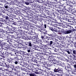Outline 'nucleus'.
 Returning <instances> with one entry per match:
<instances>
[{"instance_id":"obj_20","label":"nucleus","mask_w":76,"mask_h":76,"mask_svg":"<svg viewBox=\"0 0 76 76\" xmlns=\"http://www.w3.org/2000/svg\"><path fill=\"white\" fill-rule=\"evenodd\" d=\"M45 10V8H44V7H43L42 8H41L39 10V12L40 13H44V10Z\"/></svg>"},{"instance_id":"obj_19","label":"nucleus","mask_w":76,"mask_h":76,"mask_svg":"<svg viewBox=\"0 0 76 76\" xmlns=\"http://www.w3.org/2000/svg\"><path fill=\"white\" fill-rule=\"evenodd\" d=\"M53 36H51L50 37L47 36L46 37V39H47L48 40H51V39H53Z\"/></svg>"},{"instance_id":"obj_14","label":"nucleus","mask_w":76,"mask_h":76,"mask_svg":"<svg viewBox=\"0 0 76 76\" xmlns=\"http://www.w3.org/2000/svg\"><path fill=\"white\" fill-rule=\"evenodd\" d=\"M24 26L25 28V27H26L27 28H28V21H25L24 22Z\"/></svg>"},{"instance_id":"obj_8","label":"nucleus","mask_w":76,"mask_h":76,"mask_svg":"<svg viewBox=\"0 0 76 76\" xmlns=\"http://www.w3.org/2000/svg\"><path fill=\"white\" fill-rule=\"evenodd\" d=\"M4 72L5 73H6L7 74H8V75H9V74H11V73H12V71H9L7 69H5L4 71Z\"/></svg>"},{"instance_id":"obj_42","label":"nucleus","mask_w":76,"mask_h":76,"mask_svg":"<svg viewBox=\"0 0 76 76\" xmlns=\"http://www.w3.org/2000/svg\"><path fill=\"white\" fill-rule=\"evenodd\" d=\"M59 50H61V51H63L64 50L63 48L61 46L59 47Z\"/></svg>"},{"instance_id":"obj_63","label":"nucleus","mask_w":76,"mask_h":76,"mask_svg":"<svg viewBox=\"0 0 76 76\" xmlns=\"http://www.w3.org/2000/svg\"><path fill=\"white\" fill-rule=\"evenodd\" d=\"M70 66V65L69 64H68V65H67V68H70V67H71Z\"/></svg>"},{"instance_id":"obj_26","label":"nucleus","mask_w":76,"mask_h":76,"mask_svg":"<svg viewBox=\"0 0 76 76\" xmlns=\"http://www.w3.org/2000/svg\"><path fill=\"white\" fill-rule=\"evenodd\" d=\"M20 69V67H19V66H17L15 67V71H18V70H19Z\"/></svg>"},{"instance_id":"obj_36","label":"nucleus","mask_w":76,"mask_h":76,"mask_svg":"<svg viewBox=\"0 0 76 76\" xmlns=\"http://www.w3.org/2000/svg\"><path fill=\"white\" fill-rule=\"evenodd\" d=\"M11 66L12 67V70L13 69L15 71V70H16V66H15L14 65H11Z\"/></svg>"},{"instance_id":"obj_13","label":"nucleus","mask_w":76,"mask_h":76,"mask_svg":"<svg viewBox=\"0 0 76 76\" xmlns=\"http://www.w3.org/2000/svg\"><path fill=\"white\" fill-rule=\"evenodd\" d=\"M45 10H44V12L46 15H49V13H50V12L48 10H47L45 9H46V7H44Z\"/></svg>"},{"instance_id":"obj_7","label":"nucleus","mask_w":76,"mask_h":76,"mask_svg":"<svg viewBox=\"0 0 76 76\" xmlns=\"http://www.w3.org/2000/svg\"><path fill=\"white\" fill-rule=\"evenodd\" d=\"M49 60V58L50 59V60H49L50 61H56V59L54 58V56H50L49 57V58H48Z\"/></svg>"},{"instance_id":"obj_39","label":"nucleus","mask_w":76,"mask_h":76,"mask_svg":"<svg viewBox=\"0 0 76 76\" xmlns=\"http://www.w3.org/2000/svg\"><path fill=\"white\" fill-rule=\"evenodd\" d=\"M23 63H24V65H25V67H26V66H27V67H26V68L28 67H27V66H29V65H28V64L27 63V62H24Z\"/></svg>"},{"instance_id":"obj_5","label":"nucleus","mask_w":76,"mask_h":76,"mask_svg":"<svg viewBox=\"0 0 76 76\" xmlns=\"http://www.w3.org/2000/svg\"><path fill=\"white\" fill-rule=\"evenodd\" d=\"M61 18L63 19L64 20H67V15L66 14H63L61 16Z\"/></svg>"},{"instance_id":"obj_50","label":"nucleus","mask_w":76,"mask_h":76,"mask_svg":"<svg viewBox=\"0 0 76 76\" xmlns=\"http://www.w3.org/2000/svg\"><path fill=\"white\" fill-rule=\"evenodd\" d=\"M58 29H59L58 30V32H61L62 30V29H61V28H60V27H58Z\"/></svg>"},{"instance_id":"obj_59","label":"nucleus","mask_w":76,"mask_h":76,"mask_svg":"<svg viewBox=\"0 0 76 76\" xmlns=\"http://www.w3.org/2000/svg\"><path fill=\"white\" fill-rule=\"evenodd\" d=\"M20 38H22L23 39H24V38H25V37H24V35H20Z\"/></svg>"},{"instance_id":"obj_41","label":"nucleus","mask_w":76,"mask_h":76,"mask_svg":"<svg viewBox=\"0 0 76 76\" xmlns=\"http://www.w3.org/2000/svg\"><path fill=\"white\" fill-rule=\"evenodd\" d=\"M46 64H47V67H50V66H52L51 64H49L47 62L46 63Z\"/></svg>"},{"instance_id":"obj_45","label":"nucleus","mask_w":76,"mask_h":76,"mask_svg":"<svg viewBox=\"0 0 76 76\" xmlns=\"http://www.w3.org/2000/svg\"><path fill=\"white\" fill-rule=\"evenodd\" d=\"M45 52H44V53H45V56H49V54H50V53L48 52H46V50H45Z\"/></svg>"},{"instance_id":"obj_40","label":"nucleus","mask_w":76,"mask_h":76,"mask_svg":"<svg viewBox=\"0 0 76 76\" xmlns=\"http://www.w3.org/2000/svg\"><path fill=\"white\" fill-rule=\"evenodd\" d=\"M7 54H6V51H2V55L4 56H6Z\"/></svg>"},{"instance_id":"obj_62","label":"nucleus","mask_w":76,"mask_h":76,"mask_svg":"<svg viewBox=\"0 0 76 76\" xmlns=\"http://www.w3.org/2000/svg\"><path fill=\"white\" fill-rule=\"evenodd\" d=\"M7 28L8 29V31H9V30H11V28H10L9 26H7Z\"/></svg>"},{"instance_id":"obj_37","label":"nucleus","mask_w":76,"mask_h":76,"mask_svg":"<svg viewBox=\"0 0 76 76\" xmlns=\"http://www.w3.org/2000/svg\"><path fill=\"white\" fill-rule=\"evenodd\" d=\"M71 54H73L76 55V50H72V53Z\"/></svg>"},{"instance_id":"obj_30","label":"nucleus","mask_w":76,"mask_h":76,"mask_svg":"<svg viewBox=\"0 0 76 76\" xmlns=\"http://www.w3.org/2000/svg\"><path fill=\"white\" fill-rule=\"evenodd\" d=\"M45 35L43 34V35H42L41 36V38L42 39L44 40V39H45Z\"/></svg>"},{"instance_id":"obj_38","label":"nucleus","mask_w":76,"mask_h":76,"mask_svg":"<svg viewBox=\"0 0 76 76\" xmlns=\"http://www.w3.org/2000/svg\"><path fill=\"white\" fill-rule=\"evenodd\" d=\"M20 19V20H24V21H25V20H24V19H25V18H23V17L22 16H20V17H19Z\"/></svg>"},{"instance_id":"obj_22","label":"nucleus","mask_w":76,"mask_h":76,"mask_svg":"<svg viewBox=\"0 0 76 76\" xmlns=\"http://www.w3.org/2000/svg\"><path fill=\"white\" fill-rule=\"evenodd\" d=\"M21 51H17L16 52V56H20L21 54Z\"/></svg>"},{"instance_id":"obj_46","label":"nucleus","mask_w":76,"mask_h":76,"mask_svg":"<svg viewBox=\"0 0 76 76\" xmlns=\"http://www.w3.org/2000/svg\"><path fill=\"white\" fill-rule=\"evenodd\" d=\"M45 42L47 43L46 45H50V42L48 41H46Z\"/></svg>"},{"instance_id":"obj_23","label":"nucleus","mask_w":76,"mask_h":76,"mask_svg":"<svg viewBox=\"0 0 76 76\" xmlns=\"http://www.w3.org/2000/svg\"><path fill=\"white\" fill-rule=\"evenodd\" d=\"M2 17L3 18L5 19L6 20H9V17H8L7 16H6L5 15H3L2 16Z\"/></svg>"},{"instance_id":"obj_47","label":"nucleus","mask_w":76,"mask_h":76,"mask_svg":"<svg viewBox=\"0 0 76 76\" xmlns=\"http://www.w3.org/2000/svg\"><path fill=\"white\" fill-rule=\"evenodd\" d=\"M58 15H59L58 14V13H57V12H55L54 14V16H58Z\"/></svg>"},{"instance_id":"obj_44","label":"nucleus","mask_w":76,"mask_h":76,"mask_svg":"<svg viewBox=\"0 0 76 76\" xmlns=\"http://www.w3.org/2000/svg\"><path fill=\"white\" fill-rule=\"evenodd\" d=\"M14 63H15V64H18V60H14Z\"/></svg>"},{"instance_id":"obj_21","label":"nucleus","mask_w":76,"mask_h":76,"mask_svg":"<svg viewBox=\"0 0 76 76\" xmlns=\"http://www.w3.org/2000/svg\"><path fill=\"white\" fill-rule=\"evenodd\" d=\"M32 27H33V26H28V28H27L26 27H25V29H26L27 30H29V29H31V31H32L31 30L32 28Z\"/></svg>"},{"instance_id":"obj_31","label":"nucleus","mask_w":76,"mask_h":76,"mask_svg":"<svg viewBox=\"0 0 76 76\" xmlns=\"http://www.w3.org/2000/svg\"><path fill=\"white\" fill-rule=\"evenodd\" d=\"M1 21L2 22L5 21V23H6V24H7L8 23V22H7L6 21H5L4 19L3 18L1 19Z\"/></svg>"},{"instance_id":"obj_56","label":"nucleus","mask_w":76,"mask_h":76,"mask_svg":"<svg viewBox=\"0 0 76 76\" xmlns=\"http://www.w3.org/2000/svg\"><path fill=\"white\" fill-rule=\"evenodd\" d=\"M59 40H60V41L61 42H63V39H64L62 38L61 37L59 38Z\"/></svg>"},{"instance_id":"obj_60","label":"nucleus","mask_w":76,"mask_h":76,"mask_svg":"<svg viewBox=\"0 0 76 76\" xmlns=\"http://www.w3.org/2000/svg\"><path fill=\"white\" fill-rule=\"evenodd\" d=\"M4 3H5V4H9V3L6 0H5L4 1Z\"/></svg>"},{"instance_id":"obj_9","label":"nucleus","mask_w":76,"mask_h":76,"mask_svg":"<svg viewBox=\"0 0 76 76\" xmlns=\"http://www.w3.org/2000/svg\"><path fill=\"white\" fill-rule=\"evenodd\" d=\"M42 54L43 55V54H44V53H41V54H37L36 56H39L40 57V58H41V59H42H42L45 60V58H43V55H42Z\"/></svg>"},{"instance_id":"obj_17","label":"nucleus","mask_w":76,"mask_h":76,"mask_svg":"<svg viewBox=\"0 0 76 76\" xmlns=\"http://www.w3.org/2000/svg\"><path fill=\"white\" fill-rule=\"evenodd\" d=\"M65 51H66V52H67L68 54H72V50H65Z\"/></svg>"},{"instance_id":"obj_18","label":"nucleus","mask_w":76,"mask_h":76,"mask_svg":"<svg viewBox=\"0 0 76 76\" xmlns=\"http://www.w3.org/2000/svg\"><path fill=\"white\" fill-rule=\"evenodd\" d=\"M11 48V47H10V45H7V47H5L4 49L6 50H7V51L9 49H10Z\"/></svg>"},{"instance_id":"obj_61","label":"nucleus","mask_w":76,"mask_h":76,"mask_svg":"<svg viewBox=\"0 0 76 76\" xmlns=\"http://www.w3.org/2000/svg\"><path fill=\"white\" fill-rule=\"evenodd\" d=\"M41 58H39V59H38L37 61H39V62H41Z\"/></svg>"},{"instance_id":"obj_27","label":"nucleus","mask_w":76,"mask_h":76,"mask_svg":"<svg viewBox=\"0 0 76 76\" xmlns=\"http://www.w3.org/2000/svg\"><path fill=\"white\" fill-rule=\"evenodd\" d=\"M28 75H29L30 76H36V74L35 73H28Z\"/></svg>"},{"instance_id":"obj_4","label":"nucleus","mask_w":76,"mask_h":76,"mask_svg":"<svg viewBox=\"0 0 76 76\" xmlns=\"http://www.w3.org/2000/svg\"><path fill=\"white\" fill-rule=\"evenodd\" d=\"M25 44L26 45H28V47H32V42L31 41H28L25 42Z\"/></svg>"},{"instance_id":"obj_2","label":"nucleus","mask_w":76,"mask_h":76,"mask_svg":"<svg viewBox=\"0 0 76 76\" xmlns=\"http://www.w3.org/2000/svg\"><path fill=\"white\" fill-rule=\"evenodd\" d=\"M54 72H55L60 73H61L63 72V69L61 68H60L59 67L58 69L55 68L54 69Z\"/></svg>"},{"instance_id":"obj_10","label":"nucleus","mask_w":76,"mask_h":76,"mask_svg":"<svg viewBox=\"0 0 76 76\" xmlns=\"http://www.w3.org/2000/svg\"><path fill=\"white\" fill-rule=\"evenodd\" d=\"M63 34H70V31H69V30L66 29L62 33Z\"/></svg>"},{"instance_id":"obj_51","label":"nucleus","mask_w":76,"mask_h":76,"mask_svg":"<svg viewBox=\"0 0 76 76\" xmlns=\"http://www.w3.org/2000/svg\"><path fill=\"white\" fill-rule=\"evenodd\" d=\"M4 7H5V9H7V8H8V7H9V6L8 5L6 4H5L4 5Z\"/></svg>"},{"instance_id":"obj_16","label":"nucleus","mask_w":76,"mask_h":76,"mask_svg":"<svg viewBox=\"0 0 76 76\" xmlns=\"http://www.w3.org/2000/svg\"><path fill=\"white\" fill-rule=\"evenodd\" d=\"M34 72L36 73V74H37V75H38V74H39L40 75H42V72L41 71H39V72H38V70L37 69H36V71Z\"/></svg>"},{"instance_id":"obj_24","label":"nucleus","mask_w":76,"mask_h":76,"mask_svg":"<svg viewBox=\"0 0 76 76\" xmlns=\"http://www.w3.org/2000/svg\"><path fill=\"white\" fill-rule=\"evenodd\" d=\"M31 39L33 41H36V42H37V38L35 37H32Z\"/></svg>"},{"instance_id":"obj_43","label":"nucleus","mask_w":76,"mask_h":76,"mask_svg":"<svg viewBox=\"0 0 76 76\" xmlns=\"http://www.w3.org/2000/svg\"><path fill=\"white\" fill-rule=\"evenodd\" d=\"M71 24L73 25H76V22L74 21H71Z\"/></svg>"},{"instance_id":"obj_12","label":"nucleus","mask_w":76,"mask_h":76,"mask_svg":"<svg viewBox=\"0 0 76 76\" xmlns=\"http://www.w3.org/2000/svg\"><path fill=\"white\" fill-rule=\"evenodd\" d=\"M55 50H53L54 52H55L56 53H55V54H57V51H59V47H56L55 48H54Z\"/></svg>"},{"instance_id":"obj_64","label":"nucleus","mask_w":76,"mask_h":76,"mask_svg":"<svg viewBox=\"0 0 76 76\" xmlns=\"http://www.w3.org/2000/svg\"><path fill=\"white\" fill-rule=\"evenodd\" d=\"M0 11H3V7H2L0 6Z\"/></svg>"},{"instance_id":"obj_48","label":"nucleus","mask_w":76,"mask_h":76,"mask_svg":"<svg viewBox=\"0 0 76 76\" xmlns=\"http://www.w3.org/2000/svg\"><path fill=\"white\" fill-rule=\"evenodd\" d=\"M0 70L1 71H3L4 72V71H5V69H4V68H0Z\"/></svg>"},{"instance_id":"obj_29","label":"nucleus","mask_w":76,"mask_h":76,"mask_svg":"<svg viewBox=\"0 0 76 76\" xmlns=\"http://www.w3.org/2000/svg\"><path fill=\"white\" fill-rule=\"evenodd\" d=\"M38 44L40 45H42V41L41 40H39L38 41Z\"/></svg>"},{"instance_id":"obj_25","label":"nucleus","mask_w":76,"mask_h":76,"mask_svg":"<svg viewBox=\"0 0 76 76\" xmlns=\"http://www.w3.org/2000/svg\"><path fill=\"white\" fill-rule=\"evenodd\" d=\"M16 29V28H15V27H12L11 28V31H13L14 32H15V34H17V33H16V32H15V29Z\"/></svg>"},{"instance_id":"obj_6","label":"nucleus","mask_w":76,"mask_h":76,"mask_svg":"<svg viewBox=\"0 0 76 76\" xmlns=\"http://www.w3.org/2000/svg\"><path fill=\"white\" fill-rule=\"evenodd\" d=\"M7 61H8L9 63L10 64H13V59L12 58H10V59L7 58Z\"/></svg>"},{"instance_id":"obj_11","label":"nucleus","mask_w":76,"mask_h":76,"mask_svg":"<svg viewBox=\"0 0 76 76\" xmlns=\"http://www.w3.org/2000/svg\"><path fill=\"white\" fill-rule=\"evenodd\" d=\"M69 3L70 5H67V6H69V7H72V8L73 6H74V3H73V2H72L71 1H69Z\"/></svg>"},{"instance_id":"obj_57","label":"nucleus","mask_w":76,"mask_h":76,"mask_svg":"<svg viewBox=\"0 0 76 76\" xmlns=\"http://www.w3.org/2000/svg\"><path fill=\"white\" fill-rule=\"evenodd\" d=\"M26 37L28 38L29 40H30V39H31V36H29L28 35H27Z\"/></svg>"},{"instance_id":"obj_53","label":"nucleus","mask_w":76,"mask_h":76,"mask_svg":"<svg viewBox=\"0 0 76 76\" xmlns=\"http://www.w3.org/2000/svg\"><path fill=\"white\" fill-rule=\"evenodd\" d=\"M5 67H7V68H8V69H9L10 65H7L6 64V63H5Z\"/></svg>"},{"instance_id":"obj_15","label":"nucleus","mask_w":76,"mask_h":76,"mask_svg":"<svg viewBox=\"0 0 76 76\" xmlns=\"http://www.w3.org/2000/svg\"><path fill=\"white\" fill-rule=\"evenodd\" d=\"M6 35H5L4 36H5V39H6V40H7V42H9V40H10V39L9 38V37H8V34H7Z\"/></svg>"},{"instance_id":"obj_34","label":"nucleus","mask_w":76,"mask_h":76,"mask_svg":"<svg viewBox=\"0 0 76 76\" xmlns=\"http://www.w3.org/2000/svg\"><path fill=\"white\" fill-rule=\"evenodd\" d=\"M56 11L58 12L59 13L61 14V12L62 11L61 10H58V9H55Z\"/></svg>"},{"instance_id":"obj_35","label":"nucleus","mask_w":76,"mask_h":76,"mask_svg":"<svg viewBox=\"0 0 76 76\" xmlns=\"http://www.w3.org/2000/svg\"><path fill=\"white\" fill-rule=\"evenodd\" d=\"M35 33H33L32 30H31V33H30L32 37H34L35 34Z\"/></svg>"},{"instance_id":"obj_58","label":"nucleus","mask_w":76,"mask_h":76,"mask_svg":"<svg viewBox=\"0 0 76 76\" xmlns=\"http://www.w3.org/2000/svg\"><path fill=\"white\" fill-rule=\"evenodd\" d=\"M58 24L59 26H63V23H59Z\"/></svg>"},{"instance_id":"obj_1","label":"nucleus","mask_w":76,"mask_h":76,"mask_svg":"<svg viewBox=\"0 0 76 76\" xmlns=\"http://www.w3.org/2000/svg\"><path fill=\"white\" fill-rule=\"evenodd\" d=\"M66 26H67L66 27L67 28H69V27L70 28H69V30H68L69 31H70V33H71V32H74V31H76L75 29H74L73 28V27H71L69 25H67V24H66Z\"/></svg>"},{"instance_id":"obj_54","label":"nucleus","mask_w":76,"mask_h":76,"mask_svg":"<svg viewBox=\"0 0 76 76\" xmlns=\"http://www.w3.org/2000/svg\"><path fill=\"white\" fill-rule=\"evenodd\" d=\"M53 42L52 41H50V46H51L52 45H53Z\"/></svg>"},{"instance_id":"obj_33","label":"nucleus","mask_w":76,"mask_h":76,"mask_svg":"<svg viewBox=\"0 0 76 76\" xmlns=\"http://www.w3.org/2000/svg\"><path fill=\"white\" fill-rule=\"evenodd\" d=\"M12 54L13 56H16V52L14 51H12Z\"/></svg>"},{"instance_id":"obj_28","label":"nucleus","mask_w":76,"mask_h":76,"mask_svg":"<svg viewBox=\"0 0 76 76\" xmlns=\"http://www.w3.org/2000/svg\"><path fill=\"white\" fill-rule=\"evenodd\" d=\"M57 19L58 21L59 22H62V20H61V18L60 17L58 16V17H57Z\"/></svg>"},{"instance_id":"obj_52","label":"nucleus","mask_w":76,"mask_h":76,"mask_svg":"<svg viewBox=\"0 0 76 76\" xmlns=\"http://www.w3.org/2000/svg\"><path fill=\"white\" fill-rule=\"evenodd\" d=\"M37 21H39V22H41V18H38V17H37Z\"/></svg>"},{"instance_id":"obj_3","label":"nucleus","mask_w":76,"mask_h":76,"mask_svg":"<svg viewBox=\"0 0 76 76\" xmlns=\"http://www.w3.org/2000/svg\"><path fill=\"white\" fill-rule=\"evenodd\" d=\"M40 48L43 50V52H45V51H47L48 50V48L46 47V45H40Z\"/></svg>"},{"instance_id":"obj_32","label":"nucleus","mask_w":76,"mask_h":76,"mask_svg":"<svg viewBox=\"0 0 76 76\" xmlns=\"http://www.w3.org/2000/svg\"><path fill=\"white\" fill-rule=\"evenodd\" d=\"M47 21L48 22V25H53V24H52V22L51 20H47Z\"/></svg>"},{"instance_id":"obj_55","label":"nucleus","mask_w":76,"mask_h":76,"mask_svg":"<svg viewBox=\"0 0 76 76\" xmlns=\"http://www.w3.org/2000/svg\"><path fill=\"white\" fill-rule=\"evenodd\" d=\"M34 37H36V38H37L38 37V34L35 33Z\"/></svg>"},{"instance_id":"obj_49","label":"nucleus","mask_w":76,"mask_h":76,"mask_svg":"<svg viewBox=\"0 0 76 76\" xmlns=\"http://www.w3.org/2000/svg\"><path fill=\"white\" fill-rule=\"evenodd\" d=\"M10 11L11 12L13 13L15 12V10L13 8H11Z\"/></svg>"}]
</instances>
